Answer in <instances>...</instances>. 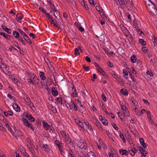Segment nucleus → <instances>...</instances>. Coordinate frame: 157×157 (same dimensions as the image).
<instances>
[{
  "mask_svg": "<svg viewBox=\"0 0 157 157\" xmlns=\"http://www.w3.org/2000/svg\"><path fill=\"white\" fill-rule=\"evenodd\" d=\"M144 1L146 4L147 10L149 12L152 13L155 15L157 14V10L153 2L151 0H148L147 1L144 0Z\"/></svg>",
  "mask_w": 157,
  "mask_h": 157,
  "instance_id": "nucleus-1",
  "label": "nucleus"
},
{
  "mask_svg": "<svg viewBox=\"0 0 157 157\" xmlns=\"http://www.w3.org/2000/svg\"><path fill=\"white\" fill-rule=\"evenodd\" d=\"M55 143L57 145L59 151L62 154L64 153L63 150V144L59 140H56L55 141Z\"/></svg>",
  "mask_w": 157,
  "mask_h": 157,
  "instance_id": "nucleus-2",
  "label": "nucleus"
},
{
  "mask_svg": "<svg viewBox=\"0 0 157 157\" xmlns=\"http://www.w3.org/2000/svg\"><path fill=\"white\" fill-rule=\"evenodd\" d=\"M76 145L80 148L82 149H85L86 148V146L82 142L78 141L76 143Z\"/></svg>",
  "mask_w": 157,
  "mask_h": 157,
  "instance_id": "nucleus-3",
  "label": "nucleus"
},
{
  "mask_svg": "<svg viewBox=\"0 0 157 157\" xmlns=\"http://www.w3.org/2000/svg\"><path fill=\"white\" fill-rule=\"evenodd\" d=\"M78 157H83L81 155H78ZM86 157H96L95 153L92 151L89 152L87 154Z\"/></svg>",
  "mask_w": 157,
  "mask_h": 157,
  "instance_id": "nucleus-4",
  "label": "nucleus"
},
{
  "mask_svg": "<svg viewBox=\"0 0 157 157\" xmlns=\"http://www.w3.org/2000/svg\"><path fill=\"white\" fill-rule=\"evenodd\" d=\"M63 137L67 141V143L68 144H70L71 143V139L69 138L67 134H64Z\"/></svg>",
  "mask_w": 157,
  "mask_h": 157,
  "instance_id": "nucleus-5",
  "label": "nucleus"
},
{
  "mask_svg": "<svg viewBox=\"0 0 157 157\" xmlns=\"http://www.w3.org/2000/svg\"><path fill=\"white\" fill-rule=\"evenodd\" d=\"M72 94L71 95L74 98H76V97H77L78 96V95L76 91V89L73 86L72 88Z\"/></svg>",
  "mask_w": 157,
  "mask_h": 157,
  "instance_id": "nucleus-6",
  "label": "nucleus"
},
{
  "mask_svg": "<svg viewBox=\"0 0 157 157\" xmlns=\"http://www.w3.org/2000/svg\"><path fill=\"white\" fill-rule=\"evenodd\" d=\"M2 29L8 34L11 33V30L10 29H8L5 25L2 26Z\"/></svg>",
  "mask_w": 157,
  "mask_h": 157,
  "instance_id": "nucleus-7",
  "label": "nucleus"
},
{
  "mask_svg": "<svg viewBox=\"0 0 157 157\" xmlns=\"http://www.w3.org/2000/svg\"><path fill=\"white\" fill-rule=\"evenodd\" d=\"M120 153L122 155H127L128 154V152L126 150L121 149L119 151Z\"/></svg>",
  "mask_w": 157,
  "mask_h": 157,
  "instance_id": "nucleus-8",
  "label": "nucleus"
},
{
  "mask_svg": "<svg viewBox=\"0 0 157 157\" xmlns=\"http://www.w3.org/2000/svg\"><path fill=\"white\" fill-rule=\"evenodd\" d=\"M26 116L28 120L31 121V122H34L35 121L34 118L32 116V115L28 113H27Z\"/></svg>",
  "mask_w": 157,
  "mask_h": 157,
  "instance_id": "nucleus-9",
  "label": "nucleus"
},
{
  "mask_svg": "<svg viewBox=\"0 0 157 157\" xmlns=\"http://www.w3.org/2000/svg\"><path fill=\"white\" fill-rule=\"evenodd\" d=\"M13 109L17 112H19L20 111V108L15 103H14L13 105Z\"/></svg>",
  "mask_w": 157,
  "mask_h": 157,
  "instance_id": "nucleus-10",
  "label": "nucleus"
},
{
  "mask_svg": "<svg viewBox=\"0 0 157 157\" xmlns=\"http://www.w3.org/2000/svg\"><path fill=\"white\" fill-rule=\"evenodd\" d=\"M24 39L25 41L28 43L30 44H31L32 43L31 42L29 37L26 34L23 36Z\"/></svg>",
  "mask_w": 157,
  "mask_h": 157,
  "instance_id": "nucleus-11",
  "label": "nucleus"
},
{
  "mask_svg": "<svg viewBox=\"0 0 157 157\" xmlns=\"http://www.w3.org/2000/svg\"><path fill=\"white\" fill-rule=\"evenodd\" d=\"M0 35L2 36H3L6 39H10V36L4 33L1 32L0 33Z\"/></svg>",
  "mask_w": 157,
  "mask_h": 157,
  "instance_id": "nucleus-12",
  "label": "nucleus"
},
{
  "mask_svg": "<svg viewBox=\"0 0 157 157\" xmlns=\"http://www.w3.org/2000/svg\"><path fill=\"white\" fill-rule=\"evenodd\" d=\"M5 116L6 117H9L10 116H12L13 113L11 111H8V112H3Z\"/></svg>",
  "mask_w": 157,
  "mask_h": 157,
  "instance_id": "nucleus-13",
  "label": "nucleus"
},
{
  "mask_svg": "<svg viewBox=\"0 0 157 157\" xmlns=\"http://www.w3.org/2000/svg\"><path fill=\"white\" fill-rule=\"evenodd\" d=\"M50 21L51 22V24H53L54 26L59 29H61L60 26L57 25V22L56 21H55L54 20H51Z\"/></svg>",
  "mask_w": 157,
  "mask_h": 157,
  "instance_id": "nucleus-14",
  "label": "nucleus"
},
{
  "mask_svg": "<svg viewBox=\"0 0 157 157\" xmlns=\"http://www.w3.org/2000/svg\"><path fill=\"white\" fill-rule=\"evenodd\" d=\"M52 94L54 96H57L58 94V92L55 88L53 87L52 88Z\"/></svg>",
  "mask_w": 157,
  "mask_h": 157,
  "instance_id": "nucleus-15",
  "label": "nucleus"
},
{
  "mask_svg": "<svg viewBox=\"0 0 157 157\" xmlns=\"http://www.w3.org/2000/svg\"><path fill=\"white\" fill-rule=\"evenodd\" d=\"M32 79L33 80V81L37 83V84H39L40 83V80L37 78V76L34 75L32 78Z\"/></svg>",
  "mask_w": 157,
  "mask_h": 157,
  "instance_id": "nucleus-16",
  "label": "nucleus"
},
{
  "mask_svg": "<svg viewBox=\"0 0 157 157\" xmlns=\"http://www.w3.org/2000/svg\"><path fill=\"white\" fill-rule=\"evenodd\" d=\"M121 93L124 96L127 95L128 94L127 91L126 90H124V89L121 90Z\"/></svg>",
  "mask_w": 157,
  "mask_h": 157,
  "instance_id": "nucleus-17",
  "label": "nucleus"
},
{
  "mask_svg": "<svg viewBox=\"0 0 157 157\" xmlns=\"http://www.w3.org/2000/svg\"><path fill=\"white\" fill-rule=\"evenodd\" d=\"M40 77L41 79L43 80H45L46 79V77L44 75V73L43 72H40L39 73Z\"/></svg>",
  "mask_w": 157,
  "mask_h": 157,
  "instance_id": "nucleus-18",
  "label": "nucleus"
},
{
  "mask_svg": "<svg viewBox=\"0 0 157 157\" xmlns=\"http://www.w3.org/2000/svg\"><path fill=\"white\" fill-rule=\"evenodd\" d=\"M0 68L2 69V70L3 71H4L5 70H7V67L6 66L4 63H0Z\"/></svg>",
  "mask_w": 157,
  "mask_h": 157,
  "instance_id": "nucleus-19",
  "label": "nucleus"
},
{
  "mask_svg": "<svg viewBox=\"0 0 157 157\" xmlns=\"http://www.w3.org/2000/svg\"><path fill=\"white\" fill-rule=\"evenodd\" d=\"M49 6L53 10V12L57 10L56 8H55V6L51 2H49Z\"/></svg>",
  "mask_w": 157,
  "mask_h": 157,
  "instance_id": "nucleus-20",
  "label": "nucleus"
},
{
  "mask_svg": "<svg viewBox=\"0 0 157 157\" xmlns=\"http://www.w3.org/2000/svg\"><path fill=\"white\" fill-rule=\"evenodd\" d=\"M17 18L16 20L17 21L19 22L22 19V15L18 13L16 15Z\"/></svg>",
  "mask_w": 157,
  "mask_h": 157,
  "instance_id": "nucleus-21",
  "label": "nucleus"
},
{
  "mask_svg": "<svg viewBox=\"0 0 157 157\" xmlns=\"http://www.w3.org/2000/svg\"><path fill=\"white\" fill-rule=\"evenodd\" d=\"M26 140L28 143H29V144H27V146L29 148V147H30L31 145L32 144V142H31L30 139L29 137L27 138Z\"/></svg>",
  "mask_w": 157,
  "mask_h": 157,
  "instance_id": "nucleus-22",
  "label": "nucleus"
},
{
  "mask_svg": "<svg viewBox=\"0 0 157 157\" xmlns=\"http://www.w3.org/2000/svg\"><path fill=\"white\" fill-rule=\"evenodd\" d=\"M18 40L21 43V44L23 45H25V42L23 39L21 37H20L18 39Z\"/></svg>",
  "mask_w": 157,
  "mask_h": 157,
  "instance_id": "nucleus-23",
  "label": "nucleus"
},
{
  "mask_svg": "<svg viewBox=\"0 0 157 157\" xmlns=\"http://www.w3.org/2000/svg\"><path fill=\"white\" fill-rule=\"evenodd\" d=\"M123 113L124 116H126L127 117H129V112L127 109L124 111Z\"/></svg>",
  "mask_w": 157,
  "mask_h": 157,
  "instance_id": "nucleus-24",
  "label": "nucleus"
},
{
  "mask_svg": "<svg viewBox=\"0 0 157 157\" xmlns=\"http://www.w3.org/2000/svg\"><path fill=\"white\" fill-rule=\"evenodd\" d=\"M139 151L142 154V156L144 155V151H145V147H139Z\"/></svg>",
  "mask_w": 157,
  "mask_h": 157,
  "instance_id": "nucleus-25",
  "label": "nucleus"
},
{
  "mask_svg": "<svg viewBox=\"0 0 157 157\" xmlns=\"http://www.w3.org/2000/svg\"><path fill=\"white\" fill-rule=\"evenodd\" d=\"M43 125L44 128H45L46 130H48L49 127H50V125H48L47 123L43 122Z\"/></svg>",
  "mask_w": 157,
  "mask_h": 157,
  "instance_id": "nucleus-26",
  "label": "nucleus"
},
{
  "mask_svg": "<svg viewBox=\"0 0 157 157\" xmlns=\"http://www.w3.org/2000/svg\"><path fill=\"white\" fill-rule=\"evenodd\" d=\"M130 59L132 62L133 63L136 62V58L135 56L133 55L131 56Z\"/></svg>",
  "mask_w": 157,
  "mask_h": 157,
  "instance_id": "nucleus-27",
  "label": "nucleus"
},
{
  "mask_svg": "<svg viewBox=\"0 0 157 157\" xmlns=\"http://www.w3.org/2000/svg\"><path fill=\"white\" fill-rule=\"evenodd\" d=\"M13 35L16 38H18V39L19 38V33L17 32L16 31H14L13 33Z\"/></svg>",
  "mask_w": 157,
  "mask_h": 157,
  "instance_id": "nucleus-28",
  "label": "nucleus"
},
{
  "mask_svg": "<svg viewBox=\"0 0 157 157\" xmlns=\"http://www.w3.org/2000/svg\"><path fill=\"white\" fill-rule=\"evenodd\" d=\"M42 149H43L44 150H45L49 148V146L47 144L43 145L41 147Z\"/></svg>",
  "mask_w": 157,
  "mask_h": 157,
  "instance_id": "nucleus-29",
  "label": "nucleus"
},
{
  "mask_svg": "<svg viewBox=\"0 0 157 157\" xmlns=\"http://www.w3.org/2000/svg\"><path fill=\"white\" fill-rule=\"evenodd\" d=\"M140 142L143 147H146L145 144L144 143V139L143 138H140Z\"/></svg>",
  "mask_w": 157,
  "mask_h": 157,
  "instance_id": "nucleus-30",
  "label": "nucleus"
},
{
  "mask_svg": "<svg viewBox=\"0 0 157 157\" xmlns=\"http://www.w3.org/2000/svg\"><path fill=\"white\" fill-rule=\"evenodd\" d=\"M139 42L143 46H144L146 44V42L142 39H140L139 40Z\"/></svg>",
  "mask_w": 157,
  "mask_h": 157,
  "instance_id": "nucleus-31",
  "label": "nucleus"
},
{
  "mask_svg": "<svg viewBox=\"0 0 157 157\" xmlns=\"http://www.w3.org/2000/svg\"><path fill=\"white\" fill-rule=\"evenodd\" d=\"M96 126L98 128L99 130L101 131L102 130V128L101 126V124L99 123V122H96Z\"/></svg>",
  "mask_w": 157,
  "mask_h": 157,
  "instance_id": "nucleus-32",
  "label": "nucleus"
},
{
  "mask_svg": "<svg viewBox=\"0 0 157 157\" xmlns=\"http://www.w3.org/2000/svg\"><path fill=\"white\" fill-rule=\"evenodd\" d=\"M130 100L135 105H137L138 104V103H136V101L135 99L133 97H131L130 98Z\"/></svg>",
  "mask_w": 157,
  "mask_h": 157,
  "instance_id": "nucleus-33",
  "label": "nucleus"
},
{
  "mask_svg": "<svg viewBox=\"0 0 157 157\" xmlns=\"http://www.w3.org/2000/svg\"><path fill=\"white\" fill-rule=\"evenodd\" d=\"M5 126L8 129L10 132H11L12 134V132H13V131L11 129L10 127V126L9 124L8 123L6 124Z\"/></svg>",
  "mask_w": 157,
  "mask_h": 157,
  "instance_id": "nucleus-34",
  "label": "nucleus"
},
{
  "mask_svg": "<svg viewBox=\"0 0 157 157\" xmlns=\"http://www.w3.org/2000/svg\"><path fill=\"white\" fill-rule=\"evenodd\" d=\"M128 75V73L127 72V71L126 70H123V75L124 77H125L126 76H127L125 77L126 78H127V76Z\"/></svg>",
  "mask_w": 157,
  "mask_h": 157,
  "instance_id": "nucleus-35",
  "label": "nucleus"
},
{
  "mask_svg": "<svg viewBox=\"0 0 157 157\" xmlns=\"http://www.w3.org/2000/svg\"><path fill=\"white\" fill-rule=\"evenodd\" d=\"M117 1L120 5H126V4L124 0H116Z\"/></svg>",
  "mask_w": 157,
  "mask_h": 157,
  "instance_id": "nucleus-36",
  "label": "nucleus"
},
{
  "mask_svg": "<svg viewBox=\"0 0 157 157\" xmlns=\"http://www.w3.org/2000/svg\"><path fill=\"white\" fill-rule=\"evenodd\" d=\"M130 153L132 155L134 156L135 155V152L134 151V150L132 148H130V150H129Z\"/></svg>",
  "mask_w": 157,
  "mask_h": 157,
  "instance_id": "nucleus-37",
  "label": "nucleus"
},
{
  "mask_svg": "<svg viewBox=\"0 0 157 157\" xmlns=\"http://www.w3.org/2000/svg\"><path fill=\"white\" fill-rule=\"evenodd\" d=\"M75 54L76 56H78L79 55L80 53L79 52V49H78V48H76L75 49Z\"/></svg>",
  "mask_w": 157,
  "mask_h": 157,
  "instance_id": "nucleus-38",
  "label": "nucleus"
},
{
  "mask_svg": "<svg viewBox=\"0 0 157 157\" xmlns=\"http://www.w3.org/2000/svg\"><path fill=\"white\" fill-rule=\"evenodd\" d=\"M75 104L74 103L73 101H71V102L70 104L69 108H70V109H71L73 107L74 105H75Z\"/></svg>",
  "mask_w": 157,
  "mask_h": 157,
  "instance_id": "nucleus-39",
  "label": "nucleus"
},
{
  "mask_svg": "<svg viewBox=\"0 0 157 157\" xmlns=\"http://www.w3.org/2000/svg\"><path fill=\"white\" fill-rule=\"evenodd\" d=\"M108 121L105 118H104V121H102L101 122L102 124L105 125H107L108 124Z\"/></svg>",
  "mask_w": 157,
  "mask_h": 157,
  "instance_id": "nucleus-40",
  "label": "nucleus"
},
{
  "mask_svg": "<svg viewBox=\"0 0 157 157\" xmlns=\"http://www.w3.org/2000/svg\"><path fill=\"white\" fill-rule=\"evenodd\" d=\"M25 125L29 128H30L32 130H33V128L32 127L31 125L28 122L25 124Z\"/></svg>",
  "mask_w": 157,
  "mask_h": 157,
  "instance_id": "nucleus-41",
  "label": "nucleus"
},
{
  "mask_svg": "<svg viewBox=\"0 0 157 157\" xmlns=\"http://www.w3.org/2000/svg\"><path fill=\"white\" fill-rule=\"evenodd\" d=\"M39 9L40 11H41L43 13H44L45 14H46L47 15V14H48V13L46 12V11L44 9V8L41 7H40Z\"/></svg>",
  "mask_w": 157,
  "mask_h": 157,
  "instance_id": "nucleus-42",
  "label": "nucleus"
},
{
  "mask_svg": "<svg viewBox=\"0 0 157 157\" xmlns=\"http://www.w3.org/2000/svg\"><path fill=\"white\" fill-rule=\"evenodd\" d=\"M18 30L19 31V32L23 36L25 35L26 34L20 29H18Z\"/></svg>",
  "mask_w": 157,
  "mask_h": 157,
  "instance_id": "nucleus-43",
  "label": "nucleus"
},
{
  "mask_svg": "<svg viewBox=\"0 0 157 157\" xmlns=\"http://www.w3.org/2000/svg\"><path fill=\"white\" fill-rule=\"evenodd\" d=\"M86 127L89 131L90 132H92L93 131V129L91 125H89V124L87 125V126H86Z\"/></svg>",
  "mask_w": 157,
  "mask_h": 157,
  "instance_id": "nucleus-44",
  "label": "nucleus"
},
{
  "mask_svg": "<svg viewBox=\"0 0 157 157\" xmlns=\"http://www.w3.org/2000/svg\"><path fill=\"white\" fill-rule=\"evenodd\" d=\"M56 101H58L59 103H60L61 104H62V100L61 97H59L58 98H57L56 99Z\"/></svg>",
  "mask_w": 157,
  "mask_h": 157,
  "instance_id": "nucleus-45",
  "label": "nucleus"
},
{
  "mask_svg": "<svg viewBox=\"0 0 157 157\" xmlns=\"http://www.w3.org/2000/svg\"><path fill=\"white\" fill-rule=\"evenodd\" d=\"M47 17L49 19V21L51 20H54V18L52 16L50 15L49 13L47 14Z\"/></svg>",
  "mask_w": 157,
  "mask_h": 157,
  "instance_id": "nucleus-46",
  "label": "nucleus"
},
{
  "mask_svg": "<svg viewBox=\"0 0 157 157\" xmlns=\"http://www.w3.org/2000/svg\"><path fill=\"white\" fill-rule=\"evenodd\" d=\"M83 67L86 71H87L89 70V66H86L85 65H83Z\"/></svg>",
  "mask_w": 157,
  "mask_h": 157,
  "instance_id": "nucleus-47",
  "label": "nucleus"
},
{
  "mask_svg": "<svg viewBox=\"0 0 157 157\" xmlns=\"http://www.w3.org/2000/svg\"><path fill=\"white\" fill-rule=\"evenodd\" d=\"M51 110L53 113H56L57 112V110L55 107L53 106L52 105H51Z\"/></svg>",
  "mask_w": 157,
  "mask_h": 157,
  "instance_id": "nucleus-48",
  "label": "nucleus"
},
{
  "mask_svg": "<svg viewBox=\"0 0 157 157\" xmlns=\"http://www.w3.org/2000/svg\"><path fill=\"white\" fill-rule=\"evenodd\" d=\"M54 15L55 16V17L60 22V21H62V20L61 19V18L60 16V15L59 16H56V14L55 13H54Z\"/></svg>",
  "mask_w": 157,
  "mask_h": 157,
  "instance_id": "nucleus-49",
  "label": "nucleus"
},
{
  "mask_svg": "<svg viewBox=\"0 0 157 157\" xmlns=\"http://www.w3.org/2000/svg\"><path fill=\"white\" fill-rule=\"evenodd\" d=\"M100 15L102 16V18L104 19H105L106 18V17L105 15L104 14L103 12L101 11L100 13Z\"/></svg>",
  "mask_w": 157,
  "mask_h": 157,
  "instance_id": "nucleus-50",
  "label": "nucleus"
},
{
  "mask_svg": "<svg viewBox=\"0 0 157 157\" xmlns=\"http://www.w3.org/2000/svg\"><path fill=\"white\" fill-rule=\"evenodd\" d=\"M136 31L141 36H142V35H144L143 32L140 29H136Z\"/></svg>",
  "mask_w": 157,
  "mask_h": 157,
  "instance_id": "nucleus-51",
  "label": "nucleus"
},
{
  "mask_svg": "<svg viewBox=\"0 0 157 157\" xmlns=\"http://www.w3.org/2000/svg\"><path fill=\"white\" fill-rule=\"evenodd\" d=\"M24 99L25 101L27 103H28L30 101V99L28 97H27L26 98H24Z\"/></svg>",
  "mask_w": 157,
  "mask_h": 157,
  "instance_id": "nucleus-52",
  "label": "nucleus"
},
{
  "mask_svg": "<svg viewBox=\"0 0 157 157\" xmlns=\"http://www.w3.org/2000/svg\"><path fill=\"white\" fill-rule=\"evenodd\" d=\"M7 97L10 98V99L13 100V101L14 100V98L11 95V94H9L7 95Z\"/></svg>",
  "mask_w": 157,
  "mask_h": 157,
  "instance_id": "nucleus-53",
  "label": "nucleus"
},
{
  "mask_svg": "<svg viewBox=\"0 0 157 157\" xmlns=\"http://www.w3.org/2000/svg\"><path fill=\"white\" fill-rule=\"evenodd\" d=\"M28 104L30 106V108L32 109L33 107H35V106L33 105V103L32 102H31L30 101L28 103Z\"/></svg>",
  "mask_w": 157,
  "mask_h": 157,
  "instance_id": "nucleus-54",
  "label": "nucleus"
},
{
  "mask_svg": "<svg viewBox=\"0 0 157 157\" xmlns=\"http://www.w3.org/2000/svg\"><path fill=\"white\" fill-rule=\"evenodd\" d=\"M97 69L98 71L100 73V74H101L102 71H103L102 69L100 67L98 68Z\"/></svg>",
  "mask_w": 157,
  "mask_h": 157,
  "instance_id": "nucleus-55",
  "label": "nucleus"
},
{
  "mask_svg": "<svg viewBox=\"0 0 157 157\" xmlns=\"http://www.w3.org/2000/svg\"><path fill=\"white\" fill-rule=\"evenodd\" d=\"M78 29L81 32L84 31V28L80 26L78 27Z\"/></svg>",
  "mask_w": 157,
  "mask_h": 157,
  "instance_id": "nucleus-56",
  "label": "nucleus"
},
{
  "mask_svg": "<svg viewBox=\"0 0 157 157\" xmlns=\"http://www.w3.org/2000/svg\"><path fill=\"white\" fill-rule=\"evenodd\" d=\"M27 82L30 83H32L33 85H34V83L32 81L31 79L30 78H28L27 80Z\"/></svg>",
  "mask_w": 157,
  "mask_h": 157,
  "instance_id": "nucleus-57",
  "label": "nucleus"
},
{
  "mask_svg": "<svg viewBox=\"0 0 157 157\" xmlns=\"http://www.w3.org/2000/svg\"><path fill=\"white\" fill-rule=\"evenodd\" d=\"M53 12L54 13H55V14H56V16H59V15H60L59 12L57 10H55Z\"/></svg>",
  "mask_w": 157,
  "mask_h": 157,
  "instance_id": "nucleus-58",
  "label": "nucleus"
},
{
  "mask_svg": "<svg viewBox=\"0 0 157 157\" xmlns=\"http://www.w3.org/2000/svg\"><path fill=\"white\" fill-rule=\"evenodd\" d=\"M127 37H128L131 41H132V37L130 34L127 35Z\"/></svg>",
  "mask_w": 157,
  "mask_h": 157,
  "instance_id": "nucleus-59",
  "label": "nucleus"
},
{
  "mask_svg": "<svg viewBox=\"0 0 157 157\" xmlns=\"http://www.w3.org/2000/svg\"><path fill=\"white\" fill-rule=\"evenodd\" d=\"M101 97H102L103 100L104 101H106V98L104 94H102Z\"/></svg>",
  "mask_w": 157,
  "mask_h": 157,
  "instance_id": "nucleus-60",
  "label": "nucleus"
},
{
  "mask_svg": "<svg viewBox=\"0 0 157 157\" xmlns=\"http://www.w3.org/2000/svg\"><path fill=\"white\" fill-rule=\"evenodd\" d=\"M106 133H107L109 137L111 138V134L109 131L106 130Z\"/></svg>",
  "mask_w": 157,
  "mask_h": 157,
  "instance_id": "nucleus-61",
  "label": "nucleus"
},
{
  "mask_svg": "<svg viewBox=\"0 0 157 157\" xmlns=\"http://www.w3.org/2000/svg\"><path fill=\"white\" fill-rule=\"evenodd\" d=\"M108 66L111 67H113V65L112 64L111 62L110 61H108L107 63Z\"/></svg>",
  "mask_w": 157,
  "mask_h": 157,
  "instance_id": "nucleus-62",
  "label": "nucleus"
},
{
  "mask_svg": "<svg viewBox=\"0 0 157 157\" xmlns=\"http://www.w3.org/2000/svg\"><path fill=\"white\" fill-rule=\"evenodd\" d=\"M132 74H136V72L135 70V69L133 67H132Z\"/></svg>",
  "mask_w": 157,
  "mask_h": 157,
  "instance_id": "nucleus-63",
  "label": "nucleus"
},
{
  "mask_svg": "<svg viewBox=\"0 0 157 157\" xmlns=\"http://www.w3.org/2000/svg\"><path fill=\"white\" fill-rule=\"evenodd\" d=\"M142 50L144 53H146L147 52V49L146 47H143Z\"/></svg>",
  "mask_w": 157,
  "mask_h": 157,
  "instance_id": "nucleus-64",
  "label": "nucleus"
}]
</instances>
